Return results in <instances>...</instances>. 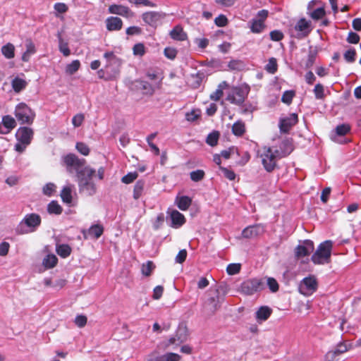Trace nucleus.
Here are the masks:
<instances>
[{"label": "nucleus", "instance_id": "obj_24", "mask_svg": "<svg viewBox=\"0 0 361 361\" xmlns=\"http://www.w3.org/2000/svg\"><path fill=\"white\" fill-rule=\"evenodd\" d=\"M192 200L188 195H177L175 199V204L181 211H186L192 204Z\"/></svg>", "mask_w": 361, "mask_h": 361}, {"label": "nucleus", "instance_id": "obj_46", "mask_svg": "<svg viewBox=\"0 0 361 361\" xmlns=\"http://www.w3.org/2000/svg\"><path fill=\"white\" fill-rule=\"evenodd\" d=\"M155 269V265L152 261H147L145 264L142 265L141 271L142 274L145 276H149L154 269Z\"/></svg>", "mask_w": 361, "mask_h": 361}, {"label": "nucleus", "instance_id": "obj_16", "mask_svg": "<svg viewBox=\"0 0 361 361\" xmlns=\"http://www.w3.org/2000/svg\"><path fill=\"white\" fill-rule=\"evenodd\" d=\"M264 232V227L259 224L248 226L245 228L241 233L242 236L244 238H256Z\"/></svg>", "mask_w": 361, "mask_h": 361}, {"label": "nucleus", "instance_id": "obj_5", "mask_svg": "<svg viewBox=\"0 0 361 361\" xmlns=\"http://www.w3.org/2000/svg\"><path fill=\"white\" fill-rule=\"evenodd\" d=\"M265 288L262 278H252L243 281L239 287L240 292L245 295H252Z\"/></svg>", "mask_w": 361, "mask_h": 361}, {"label": "nucleus", "instance_id": "obj_2", "mask_svg": "<svg viewBox=\"0 0 361 361\" xmlns=\"http://www.w3.org/2000/svg\"><path fill=\"white\" fill-rule=\"evenodd\" d=\"M42 223V218L36 213L27 214L15 228L18 235L33 233L37 230Z\"/></svg>", "mask_w": 361, "mask_h": 361}, {"label": "nucleus", "instance_id": "obj_31", "mask_svg": "<svg viewBox=\"0 0 361 361\" xmlns=\"http://www.w3.org/2000/svg\"><path fill=\"white\" fill-rule=\"evenodd\" d=\"M266 27V25L261 20H258L257 18H252L251 20L250 25V31L255 34H259L263 32L264 28Z\"/></svg>", "mask_w": 361, "mask_h": 361}, {"label": "nucleus", "instance_id": "obj_6", "mask_svg": "<svg viewBox=\"0 0 361 361\" xmlns=\"http://www.w3.org/2000/svg\"><path fill=\"white\" fill-rule=\"evenodd\" d=\"M15 116L21 124L30 125L33 123L35 114L23 102L19 103L15 109Z\"/></svg>", "mask_w": 361, "mask_h": 361}, {"label": "nucleus", "instance_id": "obj_45", "mask_svg": "<svg viewBox=\"0 0 361 361\" xmlns=\"http://www.w3.org/2000/svg\"><path fill=\"white\" fill-rule=\"evenodd\" d=\"M348 350V345L343 342H340L336 345L335 349L334 350L329 352V354L331 353L333 357H336L343 353L347 352Z\"/></svg>", "mask_w": 361, "mask_h": 361}, {"label": "nucleus", "instance_id": "obj_44", "mask_svg": "<svg viewBox=\"0 0 361 361\" xmlns=\"http://www.w3.org/2000/svg\"><path fill=\"white\" fill-rule=\"evenodd\" d=\"M245 131V124L242 121H236L232 126V133L236 136H242Z\"/></svg>", "mask_w": 361, "mask_h": 361}, {"label": "nucleus", "instance_id": "obj_4", "mask_svg": "<svg viewBox=\"0 0 361 361\" xmlns=\"http://www.w3.org/2000/svg\"><path fill=\"white\" fill-rule=\"evenodd\" d=\"M332 248L333 242L331 240H326L321 243L311 257L312 262L314 264L329 263L331 261Z\"/></svg>", "mask_w": 361, "mask_h": 361}, {"label": "nucleus", "instance_id": "obj_52", "mask_svg": "<svg viewBox=\"0 0 361 361\" xmlns=\"http://www.w3.org/2000/svg\"><path fill=\"white\" fill-rule=\"evenodd\" d=\"M241 269V264L239 263H231L226 267V272L228 275L233 276L238 274Z\"/></svg>", "mask_w": 361, "mask_h": 361}, {"label": "nucleus", "instance_id": "obj_56", "mask_svg": "<svg viewBox=\"0 0 361 361\" xmlns=\"http://www.w3.org/2000/svg\"><path fill=\"white\" fill-rule=\"evenodd\" d=\"M360 40V37L359 35L356 32V31L354 32V31L350 30L348 32V36L346 38V41L349 44H356L359 43Z\"/></svg>", "mask_w": 361, "mask_h": 361}, {"label": "nucleus", "instance_id": "obj_7", "mask_svg": "<svg viewBox=\"0 0 361 361\" xmlns=\"http://www.w3.org/2000/svg\"><path fill=\"white\" fill-rule=\"evenodd\" d=\"M223 300L224 296L220 295L219 289H215L212 294H209L204 303V308L209 316L213 315L221 307Z\"/></svg>", "mask_w": 361, "mask_h": 361}, {"label": "nucleus", "instance_id": "obj_51", "mask_svg": "<svg viewBox=\"0 0 361 361\" xmlns=\"http://www.w3.org/2000/svg\"><path fill=\"white\" fill-rule=\"evenodd\" d=\"M178 54V50L171 47H166L164 49V56L170 60H174Z\"/></svg>", "mask_w": 361, "mask_h": 361}, {"label": "nucleus", "instance_id": "obj_54", "mask_svg": "<svg viewBox=\"0 0 361 361\" xmlns=\"http://www.w3.org/2000/svg\"><path fill=\"white\" fill-rule=\"evenodd\" d=\"M160 361H179L180 360V356L175 353H166L160 355Z\"/></svg>", "mask_w": 361, "mask_h": 361}, {"label": "nucleus", "instance_id": "obj_22", "mask_svg": "<svg viewBox=\"0 0 361 361\" xmlns=\"http://www.w3.org/2000/svg\"><path fill=\"white\" fill-rule=\"evenodd\" d=\"M27 82L25 80V75L20 73L15 76L11 81V90H23L26 88Z\"/></svg>", "mask_w": 361, "mask_h": 361}, {"label": "nucleus", "instance_id": "obj_13", "mask_svg": "<svg viewBox=\"0 0 361 361\" xmlns=\"http://www.w3.org/2000/svg\"><path fill=\"white\" fill-rule=\"evenodd\" d=\"M317 287L318 283L316 278L314 276H309L302 280L299 290L300 293L307 295L315 292Z\"/></svg>", "mask_w": 361, "mask_h": 361}, {"label": "nucleus", "instance_id": "obj_8", "mask_svg": "<svg viewBox=\"0 0 361 361\" xmlns=\"http://www.w3.org/2000/svg\"><path fill=\"white\" fill-rule=\"evenodd\" d=\"M313 28L314 27L310 20L301 17L294 25V30L297 32L295 37L298 39L305 38L311 33Z\"/></svg>", "mask_w": 361, "mask_h": 361}, {"label": "nucleus", "instance_id": "obj_36", "mask_svg": "<svg viewBox=\"0 0 361 361\" xmlns=\"http://www.w3.org/2000/svg\"><path fill=\"white\" fill-rule=\"evenodd\" d=\"M47 212L50 214L59 215L62 213L63 209L57 201L52 200L47 205Z\"/></svg>", "mask_w": 361, "mask_h": 361}, {"label": "nucleus", "instance_id": "obj_25", "mask_svg": "<svg viewBox=\"0 0 361 361\" xmlns=\"http://www.w3.org/2000/svg\"><path fill=\"white\" fill-rule=\"evenodd\" d=\"M249 92H228L227 100L237 105L242 104Z\"/></svg>", "mask_w": 361, "mask_h": 361}, {"label": "nucleus", "instance_id": "obj_55", "mask_svg": "<svg viewBox=\"0 0 361 361\" xmlns=\"http://www.w3.org/2000/svg\"><path fill=\"white\" fill-rule=\"evenodd\" d=\"M269 37L273 42H280L283 39L284 35L280 30H273L269 32Z\"/></svg>", "mask_w": 361, "mask_h": 361}, {"label": "nucleus", "instance_id": "obj_26", "mask_svg": "<svg viewBox=\"0 0 361 361\" xmlns=\"http://www.w3.org/2000/svg\"><path fill=\"white\" fill-rule=\"evenodd\" d=\"M104 58L106 61V68L109 69L113 64L119 66L122 60L118 57L113 51H106L104 54Z\"/></svg>", "mask_w": 361, "mask_h": 361}, {"label": "nucleus", "instance_id": "obj_49", "mask_svg": "<svg viewBox=\"0 0 361 361\" xmlns=\"http://www.w3.org/2000/svg\"><path fill=\"white\" fill-rule=\"evenodd\" d=\"M205 65L208 67L219 70L224 68V62L221 59L216 58H212L205 63Z\"/></svg>", "mask_w": 361, "mask_h": 361}, {"label": "nucleus", "instance_id": "obj_21", "mask_svg": "<svg viewBox=\"0 0 361 361\" xmlns=\"http://www.w3.org/2000/svg\"><path fill=\"white\" fill-rule=\"evenodd\" d=\"M169 36L172 39L178 42L188 39V35L180 25H175L169 32Z\"/></svg>", "mask_w": 361, "mask_h": 361}, {"label": "nucleus", "instance_id": "obj_19", "mask_svg": "<svg viewBox=\"0 0 361 361\" xmlns=\"http://www.w3.org/2000/svg\"><path fill=\"white\" fill-rule=\"evenodd\" d=\"M16 126V120L10 115L4 116L0 124V134L6 135Z\"/></svg>", "mask_w": 361, "mask_h": 361}, {"label": "nucleus", "instance_id": "obj_18", "mask_svg": "<svg viewBox=\"0 0 361 361\" xmlns=\"http://www.w3.org/2000/svg\"><path fill=\"white\" fill-rule=\"evenodd\" d=\"M108 12L111 14H116L123 17L128 18L133 15L129 7L121 5L112 4L108 8Z\"/></svg>", "mask_w": 361, "mask_h": 361}, {"label": "nucleus", "instance_id": "obj_14", "mask_svg": "<svg viewBox=\"0 0 361 361\" xmlns=\"http://www.w3.org/2000/svg\"><path fill=\"white\" fill-rule=\"evenodd\" d=\"M262 164L267 172H272L276 166V161L271 154V147H267L261 155Z\"/></svg>", "mask_w": 361, "mask_h": 361}, {"label": "nucleus", "instance_id": "obj_58", "mask_svg": "<svg viewBox=\"0 0 361 361\" xmlns=\"http://www.w3.org/2000/svg\"><path fill=\"white\" fill-rule=\"evenodd\" d=\"M267 285L272 293H276L279 290V286L277 281L273 277H268L267 279Z\"/></svg>", "mask_w": 361, "mask_h": 361}, {"label": "nucleus", "instance_id": "obj_35", "mask_svg": "<svg viewBox=\"0 0 361 361\" xmlns=\"http://www.w3.org/2000/svg\"><path fill=\"white\" fill-rule=\"evenodd\" d=\"M145 185V181L144 180H138L135 185L133 189V197L135 200H138L142 195L144 188Z\"/></svg>", "mask_w": 361, "mask_h": 361}, {"label": "nucleus", "instance_id": "obj_11", "mask_svg": "<svg viewBox=\"0 0 361 361\" xmlns=\"http://www.w3.org/2000/svg\"><path fill=\"white\" fill-rule=\"evenodd\" d=\"M166 14L163 12L158 11H147L142 14V20L145 23L153 28V33L161 20L165 18Z\"/></svg>", "mask_w": 361, "mask_h": 361}, {"label": "nucleus", "instance_id": "obj_23", "mask_svg": "<svg viewBox=\"0 0 361 361\" xmlns=\"http://www.w3.org/2000/svg\"><path fill=\"white\" fill-rule=\"evenodd\" d=\"M272 313V309L267 305H262L255 312V319L258 323L267 321Z\"/></svg>", "mask_w": 361, "mask_h": 361}, {"label": "nucleus", "instance_id": "obj_64", "mask_svg": "<svg viewBox=\"0 0 361 361\" xmlns=\"http://www.w3.org/2000/svg\"><path fill=\"white\" fill-rule=\"evenodd\" d=\"M87 322V318L85 315L78 314L75 317L74 322L75 325L79 328L84 327Z\"/></svg>", "mask_w": 361, "mask_h": 361}, {"label": "nucleus", "instance_id": "obj_34", "mask_svg": "<svg viewBox=\"0 0 361 361\" xmlns=\"http://www.w3.org/2000/svg\"><path fill=\"white\" fill-rule=\"evenodd\" d=\"M61 197L62 201L68 204L72 203L73 196L71 188L68 185H66L63 188L61 192Z\"/></svg>", "mask_w": 361, "mask_h": 361}, {"label": "nucleus", "instance_id": "obj_27", "mask_svg": "<svg viewBox=\"0 0 361 361\" xmlns=\"http://www.w3.org/2000/svg\"><path fill=\"white\" fill-rule=\"evenodd\" d=\"M307 14L314 21H318L322 19L323 17L326 15L325 6L321 5L319 6L316 7L312 11L308 9V11H307Z\"/></svg>", "mask_w": 361, "mask_h": 361}, {"label": "nucleus", "instance_id": "obj_62", "mask_svg": "<svg viewBox=\"0 0 361 361\" xmlns=\"http://www.w3.org/2000/svg\"><path fill=\"white\" fill-rule=\"evenodd\" d=\"M219 170L223 173L224 176L229 180H234L235 179L236 175L233 171L221 166H219Z\"/></svg>", "mask_w": 361, "mask_h": 361}, {"label": "nucleus", "instance_id": "obj_59", "mask_svg": "<svg viewBox=\"0 0 361 361\" xmlns=\"http://www.w3.org/2000/svg\"><path fill=\"white\" fill-rule=\"evenodd\" d=\"M137 176L138 174L136 171L129 172L122 177L121 181L125 184H130L133 183L137 178Z\"/></svg>", "mask_w": 361, "mask_h": 361}, {"label": "nucleus", "instance_id": "obj_9", "mask_svg": "<svg viewBox=\"0 0 361 361\" xmlns=\"http://www.w3.org/2000/svg\"><path fill=\"white\" fill-rule=\"evenodd\" d=\"M189 336L188 327L184 322L179 323L175 334L168 340L167 345H179L185 342Z\"/></svg>", "mask_w": 361, "mask_h": 361}, {"label": "nucleus", "instance_id": "obj_12", "mask_svg": "<svg viewBox=\"0 0 361 361\" xmlns=\"http://www.w3.org/2000/svg\"><path fill=\"white\" fill-rule=\"evenodd\" d=\"M298 122V116L296 113L290 114L288 116L279 118V128L282 133H288L291 128Z\"/></svg>", "mask_w": 361, "mask_h": 361}, {"label": "nucleus", "instance_id": "obj_37", "mask_svg": "<svg viewBox=\"0 0 361 361\" xmlns=\"http://www.w3.org/2000/svg\"><path fill=\"white\" fill-rule=\"evenodd\" d=\"M219 137L220 133L218 130H213L208 134L206 143L211 147H214L218 144Z\"/></svg>", "mask_w": 361, "mask_h": 361}, {"label": "nucleus", "instance_id": "obj_20", "mask_svg": "<svg viewBox=\"0 0 361 361\" xmlns=\"http://www.w3.org/2000/svg\"><path fill=\"white\" fill-rule=\"evenodd\" d=\"M106 28L108 31H119L123 27V20L118 16H109L105 20Z\"/></svg>", "mask_w": 361, "mask_h": 361}, {"label": "nucleus", "instance_id": "obj_53", "mask_svg": "<svg viewBox=\"0 0 361 361\" xmlns=\"http://www.w3.org/2000/svg\"><path fill=\"white\" fill-rule=\"evenodd\" d=\"M280 149L284 152V155H288L293 151V146L288 140H283L280 145Z\"/></svg>", "mask_w": 361, "mask_h": 361}, {"label": "nucleus", "instance_id": "obj_3", "mask_svg": "<svg viewBox=\"0 0 361 361\" xmlns=\"http://www.w3.org/2000/svg\"><path fill=\"white\" fill-rule=\"evenodd\" d=\"M15 137L17 142L14 145V149L18 153H23L30 145L34 137V130L30 127L21 126L16 132Z\"/></svg>", "mask_w": 361, "mask_h": 361}, {"label": "nucleus", "instance_id": "obj_32", "mask_svg": "<svg viewBox=\"0 0 361 361\" xmlns=\"http://www.w3.org/2000/svg\"><path fill=\"white\" fill-rule=\"evenodd\" d=\"M57 263L58 258L54 254H48L42 261V264L47 269L54 268Z\"/></svg>", "mask_w": 361, "mask_h": 361}, {"label": "nucleus", "instance_id": "obj_1", "mask_svg": "<svg viewBox=\"0 0 361 361\" xmlns=\"http://www.w3.org/2000/svg\"><path fill=\"white\" fill-rule=\"evenodd\" d=\"M63 162L69 173H76L78 189L80 193L93 196L97 192V186L94 181L96 170L90 166H85V159H80L73 153H68L62 157Z\"/></svg>", "mask_w": 361, "mask_h": 361}, {"label": "nucleus", "instance_id": "obj_57", "mask_svg": "<svg viewBox=\"0 0 361 361\" xmlns=\"http://www.w3.org/2000/svg\"><path fill=\"white\" fill-rule=\"evenodd\" d=\"M55 190L56 185L54 183H47L44 185L42 188V192L44 195L51 197L53 195L54 192H55Z\"/></svg>", "mask_w": 361, "mask_h": 361}, {"label": "nucleus", "instance_id": "obj_47", "mask_svg": "<svg viewBox=\"0 0 361 361\" xmlns=\"http://www.w3.org/2000/svg\"><path fill=\"white\" fill-rule=\"evenodd\" d=\"M229 23L228 18L225 14L220 13L214 18V24L219 27H224Z\"/></svg>", "mask_w": 361, "mask_h": 361}, {"label": "nucleus", "instance_id": "obj_41", "mask_svg": "<svg viewBox=\"0 0 361 361\" xmlns=\"http://www.w3.org/2000/svg\"><path fill=\"white\" fill-rule=\"evenodd\" d=\"M80 67V61L78 59L73 60L66 66V73L70 75L75 73Z\"/></svg>", "mask_w": 361, "mask_h": 361}, {"label": "nucleus", "instance_id": "obj_39", "mask_svg": "<svg viewBox=\"0 0 361 361\" xmlns=\"http://www.w3.org/2000/svg\"><path fill=\"white\" fill-rule=\"evenodd\" d=\"M264 70L270 73L274 74L278 71V63L277 60L274 57H271L268 60V63L264 66Z\"/></svg>", "mask_w": 361, "mask_h": 361}, {"label": "nucleus", "instance_id": "obj_30", "mask_svg": "<svg viewBox=\"0 0 361 361\" xmlns=\"http://www.w3.org/2000/svg\"><path fill=\"white\" fill-rule=\"evenodd\" d=\"M56 252L61 257L66 258L71 255L72 248L68 244H58L56 246Z\"/></svg>", "mask_w": 361, "mask_h": 361}, {"label": "nucleus", "instance_id": "obj_48", "mask_svg": "<svg viewBox=\"0 0 361 361\" xmlns=\"http://www.w3.org/2000/svg\"><path fill=\"white\" fill-rule=\"evenodd\" d=\"M133 53L135 56H143L146 53V48L143 42L135 43L133 47Z\"/></svg>", "mask_w": 361, "mask_h": 361}, {"label": "nucleus", "instance_id": "obj_38", "mask_svg": "<svg viewBox=\"0 0 361 361\" xmlns=\"http://www.w3.org/2000/svg\"><path fill=\"white\" fill-rule=\"evenodd\" d=\"M356 56H357L356 50L354 47H350L343 53L344 60L348 63H354L356 60Z\"/></svg>", "mask_w": 361, "mask_h": 361}, {"label": "nucleus", "instance_id": "obj_60", "mask_svg": "<svg viewBox=\"0 0 361 361\" xmlns=\"http://www.w3.org/2000/svg\"><path fill=\"white\" fill-rule=\"evenodd\" d=\"M142 32L140 27L137 25H132L126 28V34L128 36L140 35Z\"/></svg>", "mask_w": 361, "mask_h": 361}, {"label": "nucleus", "instance_id": "obj_61", "mask_svg": "<svg viewBox=\"0 0 361 361\" xmlns=\"http://www.w3.org/2000/svg\"><path fill=\"white\" fill-rule=\"evenodd\" d=\"M75 148L78 152L84 156H87L90 153L89 147L84 142H78L75 145Z\"/></svg>", "mask_w": 361, "mask_h": 361}, {"label": "nucleus", "instance_id": "obj_42", "mask_svg": "<svg viewBox=\"0 0 361 361\" xmlns=\"http://www.w3.org/2000/svg\"><path fill=\"white\" fill-rule=\"evenodd\" d=\"M350 129H351L350 126L348 123H343L338 125L336 127L334 131H335L336 135L341 137V136H345L348 133H350Z\"/></svg>", "mask_w": 361, "mask_h": 361}, {"label": "nucleus", "instance_id": "obj_63", "mask_svg": "<svg viewBox=\"0 0 361 361\" xmlns=\"http://www.w3.org/2000/svg\"><path fill=\"white\" fill-rule=\"evenodd\" d=\"M295 95V92H283L281 102L287 105H290Z\"/></svg>", "mask_w": 361, "mask_h": 361}, {"label": "nucleus", "instance_id": "obj_43", "mask_svg": "<svg viewBox=\"0 0 361 361\" xmlns=\"http://www.w3.org/2000/svg\"><path fill=\"white\" fill-rule=\"evenodd\" d=\"M201 116V111L200 109H193L190 111L186 112L185 114V120L188 122H194L198 120Z\"/></svg>", "mask_w": 361, "mask_h": 361}, {"label": "nucleus", "instance_id": "obj_50", "mask_svg": "<svg viewBox=\"0 0 361 361\" xmlns=\"http://www.w3.org/2000/svg\"><path fill=\"white\" fill-rule=\"evenodd\" d=\"M205 176V173L202 169H197L190 173V178L194 182H199L202 180Z\"/></svg>", "mask_w": 361, "mask_h": 361}, {"label": "nucleus", "instance_id": "obj_17", "mask_svg": "<svg viewBox=\"0 0 361 361\" xmlns=\"http://www.w3.org/2000/svg\"><path fill=\"white\" fill-rule=\"evenodd\" d=\"M104 231V226L102 224H92L87 230H83L82 234L85 239L92 238L98 239L102 236Z\"/></svg>", "mask_w": 361, "mask_h": 361}, {"label": "nucleus", "instance_id": "obj_29", "mask_svg": "<svg viewBox=\"0 0 361 361\" xmlns=\"http://www.w3.org/2000/svg\"><path fill=\"white\" fill-rule=\"evenodd\" d=\"M1 51L6 59H12L15 57V46L11 42H7L3 45Z\"/></svg>", "mask_w": 361, "mask_h": 361}, {"label": "nucleus", "instance_id": "obj_33", "mask_svg": "<svg viewBox=\"0 0 361 361\" xmlns=\"http://www.w3.org/2000/svg\"><path fill=\"white\" fill-rule=\"evenodd\" d=\"M58 40H59V51L64 56H68L71 55V51L68 47V44L67 42H64L61 33H58Z\"/></svg>", "mask_w": 361, "mask_h": 361}, {"label": "nucleus", "instance_id": "obj_10", "mask_svg": "<svg viewBox=\"0 0 361 361\" xmlns=\"http://www.w3.org/2000/svg\"><path fill=\"white\" fill-rule=\"evenodd\" d=\"M166 221L169 226L173 228H179L185 223L186 219L178 210L169 208L166 211Z\"/></svg>", "mask_w": 361, "mask_h": 361}, {"label": "nucleus", "instance_id": "obj_40", "mask_svg": "<svg viewBox=\"0 0 361 361\" xmlns=\"http://www.w3.org/2000/svg\"><path fill=\"white\" fill-rule=\"evenodd\" d=\"M54 14L57 18L61 17L62 14L66 13L68 11V6L63 2H56L54 5Z\"/></svg>", "mask_w": 361, "mask_h": 361}, {"label": "nucleus", "instance_id": "obj_15", "mask_svg": "<svg viewBox=\"0 0 361 361\" xmlns=\"http://www.w3.org/2000/svg\"><path fill=\"white\" fill-rule=\"evenodd\" d=\"M314 243L312 240H305L302 244H299L295 248V257L300 258L307 257L314 250Z\"/></svg>", "mask_w": 361, "mask_h": 361}, {"label": "nucleus", "instance_id": "obj_28", "mask_svg": "<svg viewBox=\"0 0 361 361\" xmlns=\"http://www.w3.org/2000/svg\"><path fill=\"white\" fill-rule=\"evenodd\" d=\"M320 50V48L318 47H315L313 48L312 46L309 47L307 59L305 62V68L309 69L311 68L315 63L316 59L317 57L318 53Z\"/></svg>", "mask_w": 361, "mask_h": 361}]
</instances>
